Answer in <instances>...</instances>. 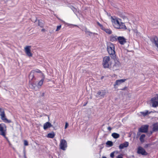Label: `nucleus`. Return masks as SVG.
I'll return each instance as SVG.
<instances>
[{"instance_id":"1","label":"nucleus","mask_w":158,"mask_h":158,"mask_svg":"<svg viewBox=\"0 0 158 158\" xmlns=\"http://www.w3.org/2000/svg\"><path fill=\"white\" fill-rule=\"evenodd\" d=\"M111 21L113 26L115 28L117 29H127V28L124 23L120 18L115 16L111 17Z\"/></svg>"},{"instance_id":"2","label":"nucleus","mask_w":158,"mask_h":158,"mask_svg":"<svg viewBox=\"0 0 158 158\" xmlns=\"http://www.w3.org/2000/svg\"><path fill=\"white\" fill-rule=\"evenodd\" d=\"M115 46L112 43L109 42L107 44V49L109 54L114 57L115 56Z\"/></svg>"},{"instance_id":"3","label":"nucleus","mask_w":158,"mask_h":158,"mask_svg":"<svg viewBox=\"0 0 158 158\" xmlns=\"http://www.w3.org/2000/svg\"><path fill=\"white\" fill-rule=\"evenodd\" d=\"M110 58L109 56H105L103 58L102 66L104 68L110 69L111 67V63L110 62Z\"/></svg>"},{"instance_id":"4","label":"nucleus","mask_w":158,"mask_h":158,"mask_svg":"<svg viewBox=\"0 0 158 158\" xmlns=\"http://www.w3.org/2000/svg\"><path fill=\"white\" fill-rule=\"evenodd\" d=\"M0 116L1 118L4 123H11L10 120L8 119L6 116L4 110L0 108Z\"/></svg>"},{"instance_id":"5","label":"nucleus","mask_w":158,"mask_h":158,"mask_svg":"<svg viewBox=\"0 0 158 158\" xmlns=\"http://www.w3.org/2000/svg\"><path fill=\"white\" fill-rule=\"evenodd\" d=\"M6 126L3 123L0 124V135L6 138Z\"/></svg>"},{"instance_id":"6","label":"nucleus","mask_w":158,"mask_h":158,"mask_svg":"<svg viewBox=\"0 0 158 158\" xmlns=\"http://www.w3.org/2000/svg\"><path fill=\"white\" fill-rule=\"evenodd\" d=\"M150 102L153 107H156L158 105V95H156L152 98L150 100Z\"/></svg>"},{"instance_id":"7","label":"nucleus","mask_w":158,"mask_h":158,"mask_svg":"<svg viewBox=\"0 0 158 158\" xmlns=\"http://www.w3.org/2000/svg\"><path fill=\"white\" fill-rule=\"evenodd\" d=\"M31 46H27L24 48V51L26 55L29 57H32L33 54L31 52Z\"/></svg>"},{"instance_id":"8","label":"nucleus","mask_w":158,"mask_h":158,"mask_svg":"<svg viewBox=\"0 0 158 158\" xmlns=\"http://www.w3.org/2000/svg\"><path fill=\"white\" fill-rule=\"evenodd\" d=\"M60 147L61 149L63 150H66L67 147V143L65 139H62L60 140Z\"/></svg>"},{"instance_id":"9","label":"nucleus","mask_w":158,"mask_h":158,"mask_svg":"<svg viewBox=\"0 0 158 158\" xmlns=\"http://www.w3.org/2000/svg\"><path fill=\"white\" fill-rule=\"evenodd\" d=\"M126 81V79H121L120 80H117L114 85V86L115 88H116L117 86L121 85L122 83Z\"/></svg>"},{"instance_id":"10","label":"nucleus","mask_w":158,"mask_h":158,"mask_svg":"<svg viewBox=\"0 0 158 158\" xmlns=\"http://www.w3.org/2000/svg\"><path fill=\"white\" fill-rule=\"evenodd\" d=\"M117 40L122 45L124 44L126 42V39L123 36L118 37Z\"/></svg>"},{"instance_id":"11","label":"nucleus","mask_w":158,"mask_h":158,"mask_svg":"<svg viewBox=\"0 0 158 158\" xmlns=\"http://www.w3.org/2000/svg\"><path fill=\"white\" fill-rule=\"evenodd\" d=\"M137 152L138 153L141 154L142 155H146L147 154V153L144 149L141 147H139L138 148Z\"/></svg>"},{"instance_id":"12","label":"nucleus","mask_w":158,"mask_h":158,"mask_svg":"<svg viewBox=\"0 0 158 158\" xmlns=\"http://www.w3.org/2000/svg\"><path fill=\"white\" fill-rule=\"evenodd\" d=\"M52 127V125L49 122H47L44 123L43 125V128L45 130Z\"/></svg>"},{"instance_id":"13","label":"nucleus","mask_w":158,"mask_h":158,"mask_svg":"<svg viewBox=\"0 0 158 158\" xmlns=\"http://www.w3.org/2000/svg\"><path fill=\"white\" fill-rule=\"evenodd\" d=\"M129 145V143L127 142H125L121 144L119 146V148L120 149H123L127 147Z\"/></svg>"},{"instance_id":"14","label":"nucleus","mask_w":158,"mask_h":158,"mask_svg":"<svg viewBox=\"0 0 158 158\" xmlns=\"http://www.w3.org/2000/svg\"><path fill=\"white\" fill-rule=\"evenodd\" d=\"M118 37L114 35H111L110 37V41L112 42H115L117 41Z\"/></svg>"},{"instance_id":"15","label":"nucleus","mask_w":158,"mask_h":158,"mask_svg":"<svg viewBox=\"0 0 158 158\" xmlns=\"http://www.w3.org/2000/svg\"><path fill=\"white\" fill-rule=\"evenodd\" d=\"M148 126L145 125L139 129L140 132H146L148 131Z\"/></svg>"},{"instance_id":"16","label":"nucleus","mask_w":158,"mask_h":158,"mask_svg":"<svg viewBox=\"0 0 158 158\" xmlns=\"http://www.w3.org/2000/svg\"><path fill=\"white\" fill-rule=\"evenodd\" d=\"M32 71H34V73H37L40 74V75L42 77H45V76L44 74L40 70L38 69H36L35 70H32Z\"/></svg>"},{"instance_id":"17","label":"nucleus","mask_w":158,"mask_h":158,"mask_svg":"<svg viewBox=\"0 0 158 158\" xmlns=\"http://www.w3.org/2000/svg\"><path fill=\"white\" fill-rule=\"evenodd\" d=\"M29 82L30 81H32L35 79V76L34 75V71H31L29 74Z\"/></svg>"},{"instance_id":"18","label":"nucleus","mask_w":158,"mask_h":158,"mask_svg":"<svg viewBox=\"0 0 158 158\" xmlns=\"http://www.w3.org/2000/svg\"><path fill=\"white\" fill-rule=\"evenodd\" d=\"M29 82V87L30 88L32 89H35L36 86V85L34 82H33L32 81H30Z\"/></svg>"},{"instance_id":"19","label":"nucleus","mask_w":158,"mask_h":158,"mask_svg":"<svg viewBox=\"0 0 158 158\" xmlns=\"http://www.w3.org/2000/svg\"><path fill=\"white\" fill-rule=\"evenodd\" d=\"M85 34L86 35H89L90 36L92 37L94 36L96 34L95 33L91 32L90 31H89L87 30L85 31Z\"/></svg>"},{"instance_id":"20","label":"nucleus","mask_w":158,"mask_h":158,"mask_svg":"<svg viewBox=\"0 0 158 158\" xmlns=\"http://www.w3.org/2000/svg\"><path fill=\"white\" fill-rule=\"evenodd\" d=\"M120 64L119 63L118 64H115L113 67V70H116L119 69L120 67Z\"/></svg>"},{"instance_id":"21","label":"nucleus","mask_w":158,"mask_h":158,"mask_svg":"<svg viewBox=\"0 0 158 158\" xmlns=\"http://www.w3.org/2000/svg\"><path fill=\"white\" fill-rule=\"evenodd\" d=\"M42 78L41 79V80H40L38 83L37 87L38 88L40 87L43 84V81H44V80L45 77H44V78L42 77Z\"/></svg>"},{"instance_id":"22","label":"nucleus","mask_w":158,"mask_h":158,"mask_svg":"<svg viewBox=\"0 0 158 158\" xmlns=\"http://www.w3.org/2000/svg\"><path fill=\"white\" fill-rule=\"evenodd\" d=\"M133 31L134 35H135L137 37H139L140 36V33L138 32L136 29H134Z\"/></svg>"},{"instance_id":"23","label":"nucleus","mask_w":158,"mask_h":158,"mask_svg":"<svg viewBox=\"0 0 158 158\" xmlns=\"http://www.w3.org/2000/svg\"><path fill=\"white\" fill-rule=\"evenodd\" d=\"M55 135V134L53 132H52L48 134L47 137L48 138H53Z\"/></svg>"},{"instance_id":"24","label":"nucleus","mask_w":158,"mask_h":158,"mask_svg":"<svg viewBox=\"0 0 158 158\" xmlns=\"http://www.w3.org/2000/svg\"><path fill=\"white\" fill-rule=\"evenodd\" d=\"M115 139H117L119 137V134L116 133H114L111 135Z\"/></svg>"},{"instance_id":"25","label":"nucleus","mask_w":158,"mask_h":158,"mask_svg":"<svg viewBox=\"0 0 158 158\" xmlns=\"http://www.w3.org/2000/svg\"><path fill=\"white\" fill-rule=\"evenodd\" d=\"M148 114V110L145 111L144 112H140L139 114V115H142L143 116H145Z\"/></svg>"},{"instance_id":"26","label":"nucleus","mask_w":158,"mask_h":158,"mask_svg":"<svg viewBox=\"0 0 158 158\" xmlns=\"http://www.w3.org/2000/svg\"><path fill=\"white\" fill-rule=\"evenodd\" d=\"M153 129L154 131H156L158 130V123L153 125Z\"/></svg>"},{"instance_id":"27","label":"nucleus","mask_w":158,"mask_h":158,"mask_svg":"<svg viewBox=\"0 0 158 158\" xmlns=\"http://www.w3.org/2000/svg\"><path fill=\"white\" fill-rule=\"evenodd\" d=\"M118 151H114L110 153V156L112 158H113L114 154L116 155L118 154Z\"/></svg>"},{"instance_id":"28","label":"nucleus","mask_w":158,"mask_h":158,"mask_svg":"<svg viewBox=\"0 0 158 158\" xmlns=\"http://www.w3.org/2000/svg\"><path fill=\"white\" fill-rule=\"evenodd\" d=\"M106 33L109 34H111L112 33L111 31L109 29L103 28L102 29Z\"/></svg>"},{"instance_id":"29","label":"nucleus","mask_w":158,"mask_h":158,"mask_svg":"<svg viewBox=\"0 0 158 158\" xmlns=\"http://www.w3.org/2000/svg\"><path fill=\"white\" fill-rule=\"evenodd\" d=\"M38 25L40 26L41 27L43 28L44 27V23L41 21H39Z\"/></svg>"},{"instance_id":"30","label":"nucleus","mask_w":158,"mask_h":158,"mask_svg":"<svg viewBox=\"0 0 158 158\" xmlns=\"http://www.w3.org/2000/svg\"><path fill=\"white\" fill-rule=\"evenodd\" d=\"M106 145H109L110 147H111L113 145V143L112 141H108L106 143Z\"/></svg>"},{"instance_id":"31","label":"nucleus","mask_w":158,"mask_h":158,"mask_svg":"<svg viewBox=\"0 0 158 158\" xmlns=\"http://www.w3.org/2000/svg\"><path fill=\"white\" fill-rule=\"evenodd\" d=\"M145 137L144 135H142L140 138V139L141 141L143 142V139Z\"/></svg>"},{"instance_id":"32","label":"nucleus","mask_w":158,"mask_h":158,"mask_svg":"<svg viewBox=\"0 0 158 158\" xmlns=\"http://www.w3.org/2000/svg\"><path fill=\"white\" fill-rule=\"evenodd\" d=\"M61 25H60L57 26V28H56V31H58L59 30H60V29L61 28Z\"/></svg>"},{"instance_id":"33","label":"nucleus","mask_w":158,"mask_h":158,"mask_svg":"<svg viewBox=\"0 0 158 158\" xmlns=\"http://www.w3.org/2000/svg\"><path fill=\"white\" fill-rule=\"evenodd\" d=\"M24 144L25 146H27L28 144V142L26 140H24Z\"/></svg>"},{"instance_id":"34","label":"nucleus","mask_w":158,"mask_h":158,"mask_svg":"<svg viewBox=\"0 0 158 158\" xmlns=\"http://www.w3.org/2000/svg\"><path fill=\"white\" fill-rule=\"evenodd\" d=\"M97 24H98V25L101 27V29H103V28H104L103 26L101 25V24H100V23H99V22H97Z\"/></svg>"},{"instance_id":"35","label":"nucleus","mask_w":158,"mask_h":158,"mask_svg":"<svg viewBox=\"0 0 158 158\" xmlns=\"http://www.w3.org/2000/svg\"><path fill=\"white\" fill-rule=\"evenodd\" d=\"M116 158H123V155L122 154L119 155L117 156Z\"/></svg>"},{"instance_id":"36","label":"nucleus","mask_w":158,"mask_h":158,"mask_svg":"<svg viewBox=\"0 0 158 158\" xmlns=\"http://www.w3.org/2000/svg\"><path fill=\"white\" fill-rule=\"evenodd\" d=\"M68 123L66 122L65 123V127H64V128L65 129H66L67 128V127H68Z\"/></svg>"},{"instance_id":"37","label":"nucleus","mask_w":158,"mask_h":158,"mask_svg":"<svg viewBox=\"0 0 158 158\" xmlns=\"http://www.w3.org/2000/svg\"><path fill=\"white\" fill-rule=\"evenodd\" d=\"M41 31L44 32L46 31V29L44 28H42L41 30Z\"/></svg>"},{"instance_id":"38","label":"nucleus","mask_w":158,"mask_h":158,"mask_svg":"<svg viewBox=\"0 0 158 158\" xmlns=\"http://www.w3.org/2000/svg\"><path fill=\"white\" fill-rule=\"evenodd\" d=\"M155 44L156 46L158 48V44H157L156 42Z\"/></svg>"},{"instance_id":"39","label":"nucleus","mask_w":158,"mask_h":158,"mask_svg":"<svg viewBox=\"0 0 158 158\" xmlns=\"http://www.w3.org/2000/svg\"><path fill=\"white\" fill-rule=\"evenodd\" d=\"M108 130H110L111 129V128H110V127H108Z\"/></svg>"},{"instance_id":"40","label":"nucleus","mask_w":158,"mask_h":158,"mask_svg":"<svg viewBox=\"0 0 158 158\" xmlns=\"http://www.w3.org/2000/svg\"><path fill=\"white\" fill-rule=\"evenodd\" d=\"M102 158H106V157L105 156H103Z\"/></svg>"},{"instance_id":"41","label":"nucleus","mask_w":158,"mask_h":158,"mask_svg":"<svg viewBox=\"0 0 158 158\" xmlns=\"http://www.w3.org/2000/svg\"><path fill=\"white\" fill-rule=\"evenodd\" d=\"M98 93L99 94H100V92H98Z\"/></svg>"}]
</instances>
